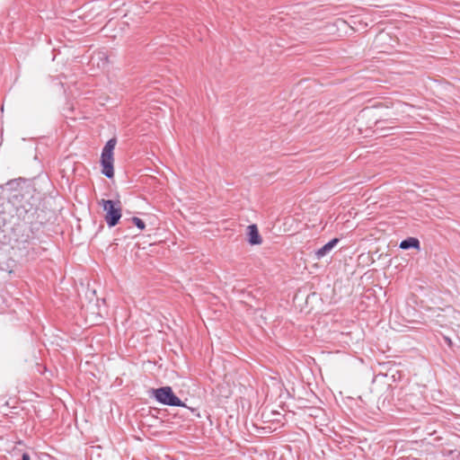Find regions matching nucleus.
Segmentation results:
<instances>
[{
  "label": "nucleus",
  "mask_w": 460,
  "mask_h": 460,
  "mask_svg": "<svg viewBox=\"0 0 460 460\" xmlns=\"http://www.w3.org/2000/svg\"><path fill=\"white\" fill-rule=\"evenodd\" d=\"M117 144L116 137H112L105 144L101 155V164L102 166V173L111 179L114 176V158L113 150Z\"/></svg>",
  "instance_id": "nucleus-1"
},
{
  "label": "nucleus",
  "mask_w": 460,
  "mask_h": 460,
  "mask_svg": "<svg viewBox=\"0 0 460 460\" xmlns=\"http://www.w3.org/2000/svg\"><path fill=\"white\" fill-rule=\"evenodd\" d=\"M103 210L106 212L104 219L109 227H113L119 224L122 216V208L119 200L101 199L99 201Z\"/></svg>",
  "instance_id": "nucleus-2"
},
{
  "label": "nucleus",
  "mask_w": 460,
  "mask_h": 460,
  "mask_svg": "<svg viewBox=\"0 0 460 460\" xmlns=\"http://www.w3.org/2000/svg\"><path fill=\"white\" fill-rule=\"evenodd\" d=\"M155 399L164 405L184 407L185 404L176 396L171 386H163L153 390Z\"/></svg>",
  "instance_id": "nucleus-3"
},
{
  "label": "nucleus",
  "mask_w": 460,
  "mask_h": 460,
  "mask_svg": "<svg viewBox=\"0 0 460 460\" xmlns=\"http://www.w3.org/2000/svg\"><path fill=\"white\" fill-rule=\"evenodd\" d=\"M248 243L251 245H258L262 243V238L256 225H251L247 228Z\"/></svg>",
  "instance_id": "nucleus-4"
},
{
  "label": "nucleus",
  "mask_w": 460,
  "mask_h": 460,
  "mask_svg": "<svg viewBox=\"0 0 460 460\" xmlns=\"http://www.w3.org/2000/svg\"><path fill=\"white\" fill-rule=\"evenodd\" d=\"M338 243H339V239L338 238H333L331 241H329L327 243H325L323 247H321L320 249H318L315 252L316 259L320 260L323 257H324L326 254H328L334 248V246Z\"/></svg>",
  "instance_id": "nucleus-5"
},
{
  "label": "nucleus",
  "mask_w": 460,
  "mask_h": 460,
  "mask_svg": "<svg viewBox=\"0 0 460 460\" xmlns=\"http://www.w3.org/2000/svg\"><path fill=\"white\" fill-rule=\"evenodd\" d=\"M420 241L415 237H408L400 243L399 247L402 250L420 249Z\"/></svg>",
  "instance_id": "nucleus-6"
},
{
  "label": "nucleus",
  "mask_w": 460,
  "mask_h": 460,
  "mask_svg": "<svg viewBox=\"0 0 460 460\" xmlns=\"http://www.w3.org/2000/svg\"><path fill=\"white\" fill-rule=\"evenodd\" d=\"M131 220H132L133 224L138 229H140V230H144L145 229L146 224H145V222L142 219H140L139 217H133Z\"/></svg>",
  "instance_id": "nucleus-7"
},
{
  "label": "nucleus",
  "mask_w": 460,
  "mask_h": 460,
  "mask_svg": "<svg viewBox=\"0 0 460 460\" xmlns=\"http://www.w3.org/2000/svg\"><path fill=\"white\" fill-rule=\"evenodd\" d=\"M97 58L100 61H102V66H104L108 63V57L103 52H99L95 57L92 58V62L94 58Z\"/></svg>",
  "instance_id": "nucleus-8"
},
{
  "label": "nucleus",
  "mask_w": 460,
  "mask_h": 460,
  "mask_svg": "<svg viewBox=\"0 0 460 460\" xmlns=\"http://www.w3.org/2000/svg\"><path fill=\"white\" fill-rule=\"evenodd\" d=\"M385 121L386 120H384V119L376 120V129H383L384 128V124L385 123Z\"/></svg>",
  "instance_id": "nucleus-9"
},
{
  "label": "nucleus",
  "mask_w": 460,
  "mask_h": 460,
  "mask_svg": "<svg viewBox=\"0 0 460 460\" xmlns=\"http://www.w3.org/2000/svg\"><path fill=\"white\" fill-rule=\"evenodd\" d=\"M30 459H31L30 455L28 453H23L21 460H30Z\"/></svg>",
  "instance_id": "nucleus-10"
}]
</instances>
